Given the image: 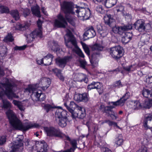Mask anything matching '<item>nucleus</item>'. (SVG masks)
<instances>
[{
	"label": "nucleus",
	"instance_id": "f257e3e1",
	"mask_svg": "<svg viewBox=\"0 0 152 152\" xmlns=\"http://www.w3.org/2000/svg\"><path fill=\"white\" fill-rule=\"evenodd\" d=\"M61 8L65 14V18L61 14L57 16V19L55 20L54 25L57 28H65L67 25L66 20L72 26L75 25V17L72 16L70 14L74 13L73 9L75 7L74 4L71 2L64 1L61 3Z\"/></svg>",
	"mask_w": 152,
	"mask_h": 152
},
{
	"label": "nucleus",
	"instance_id": "f03ea898",
	"mask_svg": "<svg viewBox=\"0 0 152 152\" xmlns=\"http://www.w3.org/2000/svg\"><path fill=\"white\" fill-rule=\"evenodd\" d=\"M11 126L15 129L26 131L30 129L37 128L39 125L33 122H28L23 124L16 117L12 110L9 109L6 112Z\"/></svg>",
	"mask_w": 152,
	"mask_h": 152
},
{
	"label": "nucleus",
	"instance_id": "7ed1b4c3",
	"mask_svg": "<svg viewBox=\"0 0 152 152\" xmlns=\"http://www.w3.org/2000/svg\"><path fill=\"white\" fill-rule=\"evenodd\" d=\"M5 83H0V99L2 98L4 94H6L9 99L12 98H18V96L14 93L16 87L12 86L9 82V80L7 78L5 79Z\"/></svg>",
	"mask_w": 152,
	"mask_h": 152
},
{
	"label": "nucleus",
	"instance_id": "20e7f679",
	"mask_svg": "<svg viewBox=\"0 0 152 152\" xmlns=\"http://www.w3.org/2000/svg\"><path fill=\"white\" fill-rule=\"evenodd\" d=\"M24 92L29 93H32L31 96L34 101H42L46 98L45 94L43 93L42 91L39 89L36 88L34 85H29L27 88L25 89Z\"/></svg>",
	"mask_w": 152,
	"mask_h": 152
},
{
	"label": "nucleus",
	"instance_id": "39448f33",
	"mask_svg": "<svg viewBox=\"0 0 152 152\" xmlns=\"http://www.w3.org/2000/svg\"><path fill=\"white\" fill-rule=\"evenodd\" d=\"M57 107L58 109L55 113L56 120L60 126L64 127L66 126L67 124V112L66 110H63L61 107Z\"/></svg>",
	"mask_w": 152,
	"mask_h": 152
},
{
	"label": "nucleus",
	"instance_id": "423d86ee",
	"mask_svg": "<svg viewBox=\"0 0 152 152\" xmlns=\"http://www.w3.org/2000/svg\"><path fill=\"white\" fill-rule=\"evenodd\" d=\"M44 130L48 136L51 137H61L64 140H70L69 137L67 135L63 134L58 128L53 127H45Z\"/></svg>",
	"mask_w": 152,
	"mask_h": 152
},
{
	"label": "nucleus",
	"instance_id": "0eeeda50",
	"mask_svg": "<svg viewBox=\"0 0 152 152\" xmlns=\"http://www.w3.org/2000/svg\"><path fill=\"white\" fill-rule=\"evenodd\" d=\"M66 46L69 48H72L73 46L77 47V43L75 38L72 35L71 32L68 30L67 33L64 37Z\"/></svg>",
	"mask_w": 152,
	"mask_h": 152
},
{
	"label": "nucleus",
	"instance_id": "6e6552de",
	"mask_svg": "<svg viewBox=\"0 0 152 152\" xmlns=\"http://www.w3.org/2000/svg\"><path fill=\"white\" fill-rule=\"evenodd\" d=\"M17 137L14 143L11 147L12 149L10 152H21L23 150V143L22 141L23 136L20 135ZM1 152H7L3 151L2 149H0Z\"/></svg>",
	"mask_w": 152,
	"mask_h": 152
},
{
	"label": "nucleus",
	"instance_id": "1a4fd4ad",
	"mask_svg": "<svg viewBox=\"0 0 152 152\" xmlns=\"http://www.w3.org/2000/svg\"><path fill=\"white\" fill-rule=\"evenodd\" d=\"M37 23L38 28L33 31L27 37V39L29 42L33 41L36 37L40 38H42V37L41 30V25L42 22L40 19H39Z\"/></svg>",
	"mask_w": 152,
	"mask_h": 152
},
{
	"label": "nucleus",
	"instance_id": "9d476101",
	"mask_svg": "<svg viewBox=\"0 0 152 152\" xmlns=\"http://www.w3.org/2000/svg\"><path fill=\"white\" fill-rule=\"evenodd\" d=\"M75 7L77 8L76 12L78 17H82L85 20L88 19L91 14L90 10L88 8L85 9L77 5L75 6Z\"/></svg>",
	"mask_w": 152,
	"mask_h": 152
},
{
	"label": "nucleus",
	"instance_id": "9b49d317",
	"mask_svg": "<svg viewBox=\"0 0 152 152\" xmlns=\"http://www.w3.org/2000/svg\"><path fill=\"white\" fill-rule=\"evenodd\" d=\"M122 48L120 46H117L111 48L110 54L111 56L116 59H118L123 56Z\"/></svg>",
	"mask_w": 152,
	"mask_h": 152
},
{
	"label": "nucleus",
	"instance_id": "f8f14e48",
	"mask_svg": "<svg viewBox=\"0 0 152 152\" xmlns=\"http://www.w3.org/2000/svg\"><path fill=\"white\" fill-rule=\"evenodd\" d=\"M69 99L66 96L64 99V105L66 107L68 110L71 113L72 115L74 113V109L75 108L77 109V106H79L77 105L73 102H71L69 104V106H68L67 104L69 103Z\"/></svg>",
	"mask_w": 152,
	"mask_h": 152
},
{
	"label": "nucleus",
	"instance_id": "ddd939ff",
	"mask_svg": "<svg viewBox=\"0 0 152 152\" xmlns=\"http://www.w3.org/2000/svg\"><path fill=\"white\" fill-rule=\"evenodd\" d=\"M72 58L71 56H66L62 58H58L56 60V63L59 67L63 68L66 64L71 60Z\"/></svg>",
	"mask_w": 152,
	"mask_h": 152
},
{
	"label": "nucleus",
	"instance_id": "4468645a",
	"mask_svg": "<svg viewBox=\"0 0 152 152\" xmlns=\"http://www.w3.org/2000/svg\"><path fill=\"white\" fill-rule=\"evenodd\" d=\"M132 26L131 25L124 26L120 27L115 26L112 28L113 32L115 33H118L120 35L123 34L125 31L132 29Z\"/></svg>",
	"mask_w": 152,
	"mask_h": 152
},
{
	"label": "nucleus",
	"instance_id": "2eb2a0df",
	"mask_svg": "<svg viewBox=\"0 0 152 152\" xmlns=\"http://www.w3.org/2000/svg\"><path fill=\"white\" fill-rule=\"evenodd\" d=\"M77 113H74L72 115L73 118L77 117L83 119L86 115V110L85 108L83 107L77 106Z\"/></svg>",
	"mask_w": 152,
	"mask_h": 152
},
{
	"label": "nucleus",
	"instance_id": "dca6fc26",
	"mask_svg": "<svg viewBox=\"0 0 152 152\" xmlns=\"http://www.w3.org/2000/svg\"><path fill=\"white\" fill-rule=\"evenodd\" d=\"M130 96V94L129 92H127L125 95L121 98L120 100L115 102H112L111 103L115 106H122L125 101L128 99Z\"/></svg>",
	"mask_w": 152,
	"mask_h": 152
},
{
	"label": "nucleus",
	"instance_id": "f3484780",
	"mask_svg": "<svg viewBox=\"0 0 152 152\" xmlns=\"http://www.w3.org/2000/svg\"><path fill=\"white\" fill-rule=\"evenodd\" d=\"M51 83L50 79L47 77L41 78L39 82V85L43 90H46L49 86Z\"/></svg>",
	"mask_w": 152,
	"mask_h": 152
},
{
	"label": "nucleus",
	"instance_id": "a211bd4d",
	"mask_svg": "<svg viewBox=\"0 0 152 152\" xmlns=\"http://www.w3.org/2000/svg\"><path fill=\"white\" fill-rule=\"evenodd\" d=\"M35 146L37 152H47V145L44 141L36 142Z\"/></svg>",
	"mask_w": 152,
	"mask_h": 152
},
{
	"label": "nucleus",
	"instance_id": "6ab92c4d",
	"mask_svg": "<svg viewBox=\"0 0 152 152\" xmlns=\"http://www.w3.org/2000/svg\"><path fill=\"white\" fill-rule=\"evenodd\" d=\"M74 99L78 102H87L89 100L88 95L87 93L83 94H75L74 97Z\"/></svg>",
	"mask_w": 152,
	"mask_h": 152
},
{
	"label": "nucleus",
	"instance_id": "aec40b11",
	"mask_svg": "<svg viewBox=\"0 0 152 152\" xmlns=\"http://www.w3.org/2000/svg\"><path fill=\"white\" fill-rule=\"evenodd\" d=\"M145 21L142 19L137 20L134 25L135 29L139 32H144L145 31Z\"/></svg>",
	"mask_w": 152,
	"mask_h": 152
},
{
	"label": "nucleus",
	"instance_id": "412c9836",
	"mask_svg": "<svg viewBox=\"0 0 152 152\" xmlns=\"http://www.w3.org/2000/svg\"><path fill=\"white\" fill-rule=\"evenodd\" d=\"M115 145L116 146H121L123 144L124 140L121 134H118L116 135L113 141Z\"/></svg>",
	"mask_w": 152,
	"mask_h": 152
},
{
	"label": "nucleus",
	"instance_id": "4be33fe9",
	"mask_svg": "<svg viewBox=\"0 0 152 152\" xmlns=\"http://www.w3.org/2000/svg\"><path fill=\"white\" fill-rule=\"evenodd\" d=\"M86 125L88 128L89 131H91V126L92 129L93 130L94 133H96L98 130V125L97 124H93L91 120L87 121Z\"/></svg>",
	"mask_w": 152,
	"mask_h": 152
},
{
	"label": "nucleus",
	"instance_id": "5701e85b",
	"mask_svg": "<svg viewBox=\"0 0 152 152\" xmlns=\"http://www.w3.org/2000/svg\"><path fill=\"white\" fill-rule=\"evenodd\" d=\"M96 35V33L93 27H91L88 28L84 33V36L88 38L94 37Z\"/></svg>",
	"mask_w": 152,
	"mask_h": 152
},
{
	"label": "nucleus",
	"instance_id": "b1692460",
	"mask_svg": "<svg viewBox=\"0 0 152 152\" xmlns=\"http://www.w3.org/2000/svg\"><path fill=\"white\" fill-rule=\"evenodd\" d=\"M49 47L51 50L56 52L57 55L61 52H62V50H60L58 43L56 42L53 41L52 42L51 45L49 46Z\"/></svg>",
	"mask_w": 152,
	"mask_h": 152
},
{
	"label": "nucleus",
	"instance_id": "393cba45",
	"mask_svg": "<svg viewBox=\"0 0 152 152\" xmlns=\"http://www.w3.org/2000/svg\"><path fill=\"white\" fill-rule=\"evenodd\" d=\"M142 94L145 97L150 99L152 98V89L143 88L142 91Z\"/></svg>",
	"mask_w": 152,
	"mask_h": 152
},
{
	"label": "nucleus",
	"instance_id": "a878e982",
	"mask_svg": "<svg viewBox=\"0 0 152 152\" xmlns=\"http://www.w3.org/2000/svg\"><path fill=\"white\" fill-rule=\"evenodd\" d=\"M125 36L122 37V42L126 44L129 42L132 39V34L130 32L125 33Z\"/></svg>",
	"mask_w": 152,
	"mask_h": 152
},
{
	"label": "nucleus",
	"instance_id": "bb28decb",
	"mask_svg": "<svg viewBox=\"0 0 152 152\" xmlns=\"http://www.w3.org/2000/svg\"><path fill=\"white\" fill-rule=\"evenodd\" d=\"M53 56L50 54H48L46 56L43 58L44 64L45 66L49 65L51 64Z\"/></svg>",
	"mask_w": 152,
	"mask_h": 152
},
{
	"label": "nucleus",
	"instance_id": "cd10ccee",
	"mask_svg": "<svg viewBox=\"0 0 152 152\" xmlns=\"http://www.w3.org/2000/svg\"><path fill=\"white\" fill-rule=\"evenodd\" d=\"M52 71L60 80L62 81H64V77L62 75L61 70L57 68H55L52 69Z\"/></svg>",
	"mask_w": 152,
	"mask_h": 152
},
{
	"label": "nucleus",
	"instance_id": "c85d7f7f",
	"mask_svg": "<svg viewBox=\"0 0 152 152\" xmlns=\"http://www.w3.org/2000/svg\"><path fill=\"white\" fill-rule=\"evenodd\" d=\"M104 19L105 23L109 26H110L111 23L115 21L113 16L110 14L105 15Z\"/></svg>",
	"mask_w": 152,
	"mask_h": 152
},
{
	"label": "nucleus",
	"instance_id": "c756f323",
	"mask_svg": "<svg viewBox=\"0 0 152 152\" xmlns=\"http://www.w3.org/2000/svg\"><path fill=\"white\" fill-rule=\"evenodd\" d=\"M101 84L99 82H93L89 85H88L87 87L88 90H91L93 89H99L100 88Z\"/></svg>",
	"mask_w": 152,
	"mask_h": 152
},
{
	"label": "nucleus",
	"instance_id": "7c9ffc66",
	"mask_svg": "<svg viewBox=\"0 0 152 152\" xmlns=\"http://www.w3.org/2000/svg\"><path fill=\"white\" fill-rule=\"evenodd\" d=\"M96 29L98 32L103 37L106 36L108 34L107 31L103 30L102 26L100 25L97 26Z\"/></svg>",
	"mask_w": 152,
	"mask_h": 152
},
{
	"label": "nucleus",
	"instance_id": "2f4dec72",
	"mask_svg": "<svg viewBox=\"0 0 152 152\" xmlns=\"http://www.w3.org/2000/svg\"><path fill=\"white\" fill-rule=\"evenodd\" d=\"M31 10L32 14L38 17H41L39 7L37 5L32 7Z\"/></svg>",
	"mask_w": 152,
	"mask_h": 152
},
{
	"label": "nucleus",
	"instance_id": "473e14b6",
	"mask_svg": "<svg viewBox=\"0 0 152 152\" xmlns=\"http://www.w3.org/2000/svg\"><path fill=\"white\" fill-rule=\"evenodd\" d=\"M131 104L132 105V108L134 110L142 108L141 103H140L138 100L132 101L131 102Z\"/></svg>",
	"mask_w": 152,
	"mask_h": 152
},
{
	"label": "nucleus",
	"instance_id": "72a5a7b5",
	"mask_svg": "<svg viewBox=\"0 0 152 152\" xmlns=\"http://www.w3.org/2000/svg\"><path fill=\"white\" fill-rule=\"evenodd\" d=\"M30 25L28 23H26L24 25L18 23L16 24L15 28L18 30H23L28 28Z\"/></svg>",
	"mask_w": 152,
	"mask_h": 152
},
{
	"label": "nucleus",
	"instance_id": "f704fd0d",
	"mask_svg": "<svg viewBox=\"0 0 152 152\" xmlns=\"http://www.w3.org/2000/svg\"><path fill=\"white\" fill-rule=\"evenodd\" d=\"M117 2V0H106L105 5L106 7L110 8L115 5Z\"/></svg>",
	"mask_w": 152,
	"mask_h": 152
},
{
	"label": "nucleus",
	"instance_id": "c9c22d12",
	"mask_svg": "<svg viewBox=\"0 0 152 152\" xmlns=\"http://www.w3.org/2000/svg\"><path fill=\"white\" fill-rule=\"evenodd\" d=\"M141 104L142 107L149 108L152 106V99L144 100Z\"/></svg>",
	"mask_w": 152,
	"mask_h": 152
},
{
	"label": "nucleus",
	"instance_id": "e433bc0d",
	"mask_svg": "<svg viewBox=\"0 0 152 152\" xmlns=\"http://www.w3.org/2000/svg\"><path fill=\"white\" fill-rule=\"evenodd\" d=\"M3 0H0V3ZM9 11V9L8 7L3 5L2 3H0V14L8 13Z\"/></svg>",
	"mask_w": 152,
	"mask_h": 152
},
{
	"label": "nucleus",
	"instance_id": "4c0bfd02",
	"mask_svg": "<svg viewBox=\"0 0 152 152\" xmlns=\"http://www.w3.org/2000/svg\"><path fill=\"white\" fill-rule=\"evenodd\" d=\"M78 78L77 81L80 82H84L85 83H87L88 82V79L86 77V75L83 74H80L77 75Z\"/></svg>",
	"mask_w": 152,
	"mask_h": 152
},
{
	"label": "nucleus",
	"instance_id": "58836bf2",
	"mask_svg": "<svg viewBox=\"0 0 152 152\" xmlns=\"http://www.w3.org/2000/svg\"><path fill=\"white\" fill-rule=\"evenodd\" d=\"M114 106L113 105V106L105 107L104 105L101 104L100 105L99 109L104 112L107 113L109 111H111V109L115 108Z\"/></svg>",
	"mask_w": 152,
	"mask_h": 152
},
{
	"label": "nucleus",
	"instance_id": "ea45409f",
	"mask_svg": "<svg viewBox=\"0 0 152 152\" xmlns=\"http://www.w3.org/2000/svg\"><path fill=\"white\" fill-rule=\"evenodd\" d=\"M2 107L5 109L10 108L12 107L11 103L7 99H3Z\"/></svg>",
	"mask_w": 152,
	"mask_h": 152
},
{
	"label": "nucleus",
	"instance_id": "a19ab883",
	"mask_svg": "<svg viewBox=\"0 0 152 152\" xmlns=\"http://www.w3.org/2000/svg\"><path fill=\"white\" fill-rule=\"evenodd\" d=\"M150 37V35L149 34H144L141 37L140 40L145 44H147L148 42Z\"/></svg>",
	"mask_w": 152,
	"mask_h": 152
},
{
	"label": "nucleus",
	"instance_id": "79ce46f5",
	"mask_svg": "<svg viewBox=\"0 0 152 152\" xmlns=\"http://www.w3.org/2000/svg\"><path fill=\"white\" fill-rule=\"evenodd\" d=\"M92 50L95 51H99L102 50L103 46L99 44H95L91 48Z\"/></svg>",
	"mask_w": 152,
	"mask_h": 152
},
{
	"label": "nucleus",
	"instance_id": "37998d69",
	"mask_svg": "<svg viewBox=\"0 0 152 152\" xmlns=\"http://www.w3.org/2000/svg\"><path fill=\"white\" fill-rule=\"evenodd\" d=\"M12 103L15 106H17L19 109L21 111H24V108L21 102L16 100H13Z\"/></svg>",
	"mask_w": 152,
	"mask_h": 152
},
{
	"label": "nucleus",
	"instance_id": "c03bdc74",
	"mask_svg": "<svg viewBox=\"0 0 152 152\" xmlns=\"http://www.w3.org/2000/svg\"><path fill=\"white\" fill-rule=\"evenodd\" d=\"M11 14L15 20H17L19 19V15L17 10H12L11 12Z\"/></svg>",
	"mask_w": 152,
	"mask_h": 152
},
{
	"label": "nucleus",
	"instance_id": "a18cd8bd",
	"mask_svg": "<svg viewBox=\"0 0 152 152\" xmlns=\"http://www.w3.org/2000/svg\"><path fill=\"white\" fill-rule=\"evenodd\" d=\"M4 40L5 42H12L13 40V38L12 34L9 33L7 36L4 38Z\"/></svg>",
	"mask_w": 152,
	"mask_h": 152
},
{
	"label": "nucleus",
	"instance_id": "49530a36",
	"mask_svg": "<svg viewBox=\"0 0 152 152\" xmlns=\"http://www.w3.org/2000/svg\"><path fill=\"white\" fill-rule=\"evenodd\" d=\"M7 53V48L5 46L3 47L0 49V54L1 56H4Z\"/></svg>",
	"mask_w": 152,
	"mask_h": 152
},
{
	"label": "nucleus",
	"instance_id": "de8ad7c7",
	"mask_svg": "<svg viewBox=\"0 0 152 152\" xmlns=\"http://www.w3.org/2000/svg\"><path fill=\"white\" fill-rule=\"evenodd\" d=\"M124 7L121 4H119L117 6L115 7V10L117 12H121L123 14L124 12Z\"/></svg>",
	"mask_w": 152,
	"mask_h": 152
},
{
	"label": "nucleus",
	"instance_id": "09e8293b",
	"mask_svg": "<svg viewBox=\"0 0 152 152\" xmlns=\"http://www.w3.org/2000/svg\"><path fill=\"white\" fill-rule=\"evenodd\" d=\"M96 10L97 12L101 14H104L105 12V10L101 5L97 6L96 8Z\"/></svg>",
	"mask_w": 152,
	"mask_h": 152
},
{
	"label": "nucleus",
	"instance_id": "8fccbe9b",
	"mask_svg": "<svg viewBox=\"0 0 152 152\" xmlns=\"http://www.w3.org/2000/svg\"><path fill=\"white\" fill-rule=\"evenodd\" d=\"M111 109V111H109L107 113L109 114V115L112 118V119H116L117 118V116L115 114V113Z\"/></svg>",
	"mask_w": 152,
	"mask_h": 152
},
{
	"label": "nucleus",
	"instance_id": "3c124183",
	"mask_svg": "<svg viewBox=\"0 0 152 152\" xmlns=\"http://www.w3.org/2000/svg\"><path fill=\"white\" fill-rule=\"evenodd\" d=\"M152 26V22H150L149 23H145V31H147L151 29Z\"/></svg>",
	"mask_w": 152,
	"mask_h": 152
},
{
	"label": "nucleus",
	"instance_id": "603ef678",
	"mask_svg": "<svg viewBox=\"0 0 152 152\" xmlns=\"http://www.w3.org/2000/svg\"><path fill=\"white\" fill-rule=\"evenodd\" d=\"M124 86V85L121 83V82L120 80H119L115 82L114 85V86L115 87L118 88H120L123 86Z\"/></svg>",
	"mask_w": 152,
	"mask_h": 152
},
{
	"label": "nucleus",
	"instance_id": "864d4df0",
	"mask_svg": "<svg viewBox=\"0 0 152 152\" xmlns=\"http://www.w3.org/2000/svg\"><path fill=\"white\" fill-rule=\"evenodd\" d=\"M82 46L85 53L87 54H89V48L87 45L84 43L82 44Z\"/></svg>",
	"mask_w": 152,
	"mask_h": 152
},
{
	"label": "nucleus",
	"instance_id": "5fc2aeb1",
	"mask_svg": "<svg viewBox=\"0 0 152 152\" xmlns=\"http://www.w3.org/2000/svg\"><path fill=\"white\" fill-rule=\"evenodd\" d=\"M6 141V137L5 136H0V145L4 144Z\"/></svg>",
	"mask_w": 152,
	"mask_h": 152
},
{
	"label": "nucleus",
	"instance_id": "6e6d98bb",
	"mask_svg": "<svg viewBox=\"0 0 152 152\" xmlns=\"http://www.w3.org/2000/svg\"><path fill=\"white\" fill-rule=\"evenodd\" d=\"M56 107L55 106H52V105L48 104H46L45 106V108L47 112H48L51 109Z\"/></svg>",
	"mask_w": 152,
	"mask_h": 152
},
{
	"label": "nucleus",
	"instance_id": "4d7b16f0",
	"mask_svg": "<svg viewBox=\"0 0 152 152\" xmlns=\"http://www.w3.org/2000/svg\"><path fill=\"white\" fill-rule=\"evenodd\" d=\"M136 152H148V148L144 146H142Z\"/></svg>",
	"mask_w": 152,
	"mask_h": 152
},
{
	"label": "nucleus",
	"instance_id": "13d9d810",
	"mask_svg": "<svg viewBox=\"0 0 152 152\" xmlns=\"http://www.w3.org/2000/svg\"><path fill=\"white\" fill-rule=\"evenodd\" d=\"M76 53L80 57L82 58H84V54L81 50L79 48L77 49V50Z\"/></svg>",
	"mask_w": 152,
	"mask_h": 152
},
{
	"label": "nucleus",
	"instance_id": "bf43d9fd",
	"mask_svg": "<svg viewBox=\"0 0 152 152\" xmlns=\"http://www.w3.org/2000/svg\"><path fill=\"white\" fill-rule=\"evenodd\" d=\"M26 45H24L21 46H16L14 47L15 50H24L26 48Z\"/></svg>",
	"mask_w": 152,
	"mask_h": 152
},
{
	"label": "nucleus",
	"instance_id": "052dcab7",
	"mask_svg": "<svg viewBox=\"0 0 152 152\" xmlns=\"http://www.w3.org/2000/svg\"><path fill=\"white\" fill-rule=\"evenodd\" d=\"M30 11L29 9L26 8L24 10L23 14L25 17H26L30 13Z\"/></svg>",
	"mask_w": 152,
	"mask_h": 152
},
{
	"label": "nucleus",
	"instance_id": "680f3d73",
	"mask_svg": "<svg viewBox=\"0 0 152 152\" xmlns=\"http://www.w3.org/2000/svg\"><path fill=\"white\" fill-rule=\"evenodd\" d=\"M71 144L72 147V148L73 149H75L77 148V142L76 141L72 140L70 142Z\"/></svg>",
	"mask_w": 152,
	"mask_h": 152
},
{
	"label": "nucleus",
	"instance_id": "e2e57ef3",
	"mask_svg": "<svg viewBox=\"0 0 152 152\" xmlns=\"http://www.w3.org/2000/svg\"><path fill=\"white\" fill-rule=\"evenodd\" d=\"M146 82L148 83H152V76H148L146 78Z\"/></svg>",
	"mask_w": 152,
	"mask_h": 152
},
{
	"label": "nucleus",
	"instance_id": "0e129e2a",
	"mask_svg": "<svg viewBox=\"0 0 152 152\" xmlns=\"http://www.w3.org/2000/svg\"><path fill=\"white\" fill-rule=\"evenodd\" d=\"M91 62L93 67H95L98 65V61H91Z\"/></svg>",
	"mask_w": 152,
	"mask_h": 152
},
{
	"label": "nucleus",
	"instance_id": "69168bd1",
	"mask_svg": "<svg viewBox=\"0 0 152 152\" xmlns=\"http://www.w3.org/2000/svg\"><path fill=\"white\" fill-rule=\"evenodd\" d=\"M132 65L126 67H123L124 69L128 72H129L131 71L132 67Z\"/></svg>",
	"mask_w": 152,
	"mask_h": 152
},
{
	"label": "nucleus",
	"instance_id": "338daca9",
	"mask_svg": "<svg viewBox=\"0 0 152 152\" xmlns=\"http://www.w3.org/2000/svg\"><path fill=\"white\" fill-rule=\"evenodd\" d=\"M123 15L125 16L126 18L129 19L131 20L132 18L131 15L129 14H125L124 13Z\"/></svg>",
	"mask_w": 152,
	"mask_h": 152
},
{
	"label": "nucleus",
	"instance_id": "774afa93",
	"mask_svg": "<svg viewBox=\"0 0 152 152\" xmlns=\"http://www.w3.org/2000/svg\"><path fill=\"white\" fill-rule=\"evenodd\" d=\"M80 63L81 66L83 68L85 67L86 65V62L85 61H80Z\"/></svg>",
	"mask_w": 152,
	"mask_h": 152
}]
</instances>
